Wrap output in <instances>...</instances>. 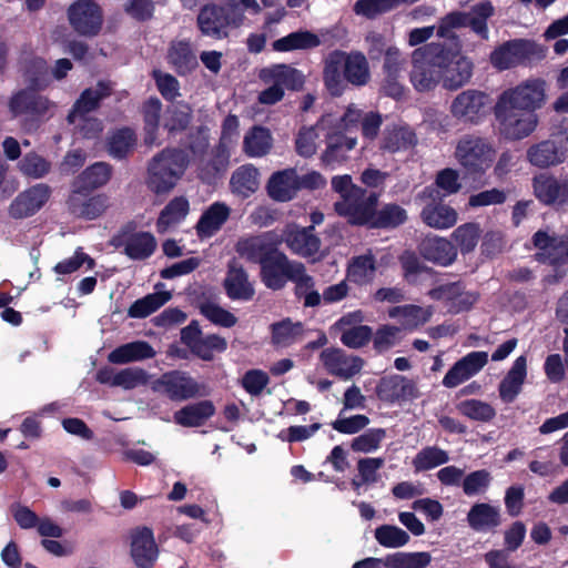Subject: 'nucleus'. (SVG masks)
I'll use <instances>...</instances> for the list:
<instances>
[{
    "label": "nucleus",
    "mask_w": 568,
    "mask_h": 568,
    "mask_svg": "<svg viewBox=\"0 0 568 568\" xmlns=\"http://www.w3.org/2000/svg\"><path fill=\"white\" fill-rule=\"evenodd\" d=\"M320 361L328 374L344 381L359 374L364 366L363 358L347 354L344 349L337 347L323 349L320 354Z\"/></svg>",
    "instance_id": "16"
},
{
    "label": "nucleus",
    "mask_w": 568,
    "mask_h": 568,
    "mask_svg": "<svg viewBox=\"0 0 568 568\" xmlns=\"http://www.w3.org/2000/svg\"><path fill=\"white\" fill-rule=\"evenodd\" d=\"M419 254L427 261L440 266H448L457 258V248L446 237L426 236L418 245Z\"/></svg>",
    "instance_id": "29"
},
{
    "label": "nucleus",
    "mask_w": 568,
    "mask_h": 568,
    "mask_svg": "<svg viewBox=\"0 0 568 568\" xmlns=\"http://www.w3.org/2000/svg\"><path fill=\"white\" fill-rule=\"evenodd\" d=\"M527 377V358L518 356L498 386L499 397L504 403H513L523 389Z\"/></svg>",
    "instance_id": "33"
},
{
    "label": "nucleus",
    "mask_w": 568,
    "mask_h": 568,
    "mask_svg": "<svg viewBox=\"0 0 568 568\" xmlns=\"http://www.w3.org/2000/svg\"><path fill=\"white\" fill-rule=\"evenodd\" d=\"M215 414V407L211 400H201L189 404L176 410L173 419L183 427L202 426L209 418Z\"/></svg>",
    "instance_id": "38"
},
{
    "label": "nucleus",
    "mask_w": 568,
    "mask_h": 568,
    "mask_svg": "<svg viewBox=\"0 0 568 568\" xmlns=\"http://www.w3.org/2000/svg\"><path fill=\"white\" fill-rule=\"evenodd\" d=\"M158 546L151 529H136L131 536V556L139 568H152L158 558Z\"/></svg>",
    "instance_id": "31"
},
{
    "label": "nucleus",
    "mask_w": 568,
    "mask_h": 568,
    "mask_svg": "<svg viewBox=\"0 0 568 568\" xmlns=\"http://www.w3.org/2000/svg\"><path fill=\"white\" fill-rule=\"evenodd\" d=\"M322 43L317 34L311 31L292 32L273 42V49L278 52L293 50H307L318 47Z\"/></svg>",
    "instance_id": "49"
},
{
    "label": "nucleus",
    "mask_w": 568,
    "mask_h": 568,
    "mask_svg": "<svg viewBox=\"0 0 568 568\" xmlns=\"http://www.w3.org/2000/svg\"><path fill=\"white\" fill-rule=\"evenodd\" d=\"M190 203L184 196L172 199L160 212L156 221V231L166 233L176 227L189 214Z\"/></svg>",
    "instance_id": "41"
},
{
    "label": "nucleus",
    "mask_w": 568,
    "mask_h": 568,
    "mask_svg": "<svg viewBox=\"0 0 568 568\" xmlns=\"http://www.w3.org/2000/svg\"><path fill=\"white\" fill-rule=\"evenodd\" d=\"M230 186L233 193L250 196L258 187V171L252 164L237 168L232 173Z\"/></svg>",
    "instance_id": "48"
},
{
    "label": "nucleus",
    "mask_w": 568,
    "mask_h": 568,
    "mask_svg": "<svg viewBox=\"0 0 568 568\" xmlns=\"http://www.w3.org/2000/svg\"><path fill=\"white\" fill-rule=\"evenodd\" d=\"M300 262L290 261L281 251L276 250L261 264V277L266 287L281 290L291 280Z\"/></svg>",
    "instance_id": "17"
},
{
    "label": "nucleus",
    "mask_w": 568,
    "mask_h": 568,
    "mask_svg": "<svg viewBox=\"0 0 568 568\" xmlns=\"http://www.w3.org/2000/svg\"><path fill=\"white\" fill-rule=\"evenodd\" d=\"M407 220V212L397 204H386L375 212L372 227H396Z\"/></svg>",
    "instance_id": "61"
},
{
    "label": "nucleus",
    "mask_w": 568,
    "mask_h": 568,
    "mask_svg": "<svg viewBox=\"0 0 568 568\" xmlns=\"http://www.w3.org/2000/svg\"><path fill=\"white\" fill-rule=\"evenodd\" d=\"M535 260L555 267L568 264V235L549 227L538 230L531 237Z\"/></svg>",
    "instance_id": "10"
},
{
    "label": "nucleus",
    "mask_w": 568,
    "mask_h": 568,
    "mask_svg": "<svg viewBox=\"0 0 568 568\" xmlns=\"http://www.w3.org/2000/svg\"><path fill=\"white\" fill-rule=\"evenodd\" d=\"M231 207L224 202L212 203L201 215L195 225L200 239H209L216 234L230 219Z\"/></svg>",
    "instance_id": "35"
},
{
    "label": "nucleus",
    "mask_w": 568,
    "mask_h": 568,
    "mask_svg": "<svg viewBox=\"0 0 568 568\" xmlns=\"http://www.w3.org/2000/svg\"><path fill=\"white\" fill-rule=\"evenodd\" d=\"M481 227L478 223L468 222L459 225L452 233V239L456 244V248L460 251L462 254H468L473 252L481 236Z\"/></svg>",
    "instance_id": "54"
},
{
    "label": "nucleus",
    "mask_w": 568,
    "mask_h": 568,
    "mask_svg": "<svg viewBox=\"0 0 568 568\" xmlns=\"http://www.w3.org/2000/svg\"><path fill=\"white\" fill-rule=\"evenodd\" d=\"M245 11L258 14L262 6L257 0H224V4L209 2L200 9L196 26L202 36L222 40L229 37L231 29L245 23Z\"/></svg>",
    "instance_id": "2"
},
{
    "label": "nucleus",
    "mask_w": 568,
    "mask_h": 568,
    "mask_svg": "<svg viewBox=\"0 0 568 568\" xmlns=\"http://www.w3.org/2000/svg\"><path fill=\"white\" fill-rule=\"evenodd\" d=\"M258 78L265 84H274L283 88V90H300L304 84V75L301 71L286 64H274L263 68L258 73Z\"/></svg>",
    "instance_id": "34"
},
{
    "label": "nucleus",
    "mask_w": 568,
    "mask_h": 568,
    "mask_svg": "<svg viewBox=\"0 0 568 568\" xmlns=\"http://www.w3.org/2000/svg\"><path fill=\"white\" fill-rule=\"evenodd\" d=\"M155 354V351L148 342L135 341L114 348L109 353L108 361L112 364L123 365L153 358Z\"/></svg>",
    "instance_id": "40"
},
{
    "label": "nucleus",
    "mask_w": 568,
    "mask_h": 568,
    "mask_svg": "<svg viewBox=\"0 0 568 568\" xmlns=\"http://www.w3.org/2000/svg\"><path fill=\"white\" fill-rule=\"evenodd\" d=\"M273 146V136L267 128L255 125L243 139V151L250 158L266 155Z\"/></svg>",
    "instance_id": "43"
},
{
    "label": "nucleus",
    "mask_w": 568,
    "mask_h": 568,
    "mask_svg": "<svg viewBox=\"0 0 568 568\" xmlns=\"http://www.w3.org/2000/svg\"><path fill=\"white\" fill-rule=\"evenodd\" d=\"M488 106V94L479 90L468 89L453 99L449 112L460 123L478 124L486 116Z\"/></svg>",
    "instance_id": "11"
},
{
    "label": "nucleus",
    "mask_w": 568,
    "mask_h": 568,
    "mask_svg": "<svg viewBox=\"0 0 568 568\" xmlns=\"http://www.w3.org/2000/svg\"><path fill=\"white\" fill-rule=\"evenodd\" d=\"M287 247L296 255L302 257H312L318 253L321 247V240L314 232L313 226L297 227L287 226L283 233V237Z\"/></svg>",
    "instance_id": "26"
},
{
    "label": "nucleus",
    "mask_w": 568,
    "mask_h": 568,
    "mask_svg": "<svg viewBox=\"0 0 568 568\" xmlns=\"http://www.w3.org/2000/svg\"><path fill=\"white\" fill-rule=\"evenodd\" d=\"M162 103L156 98L149 99L143 105L144 143L149 146L159 145V121Z\"/></svg>",
    "instance_id": "50"
},
{
    "label": "nucleus",
    "mask_w": 568,
    "mask_h": 568,
    "mask_svg": "<svg viewBox=\"0 0 568 568\" xmlns=\"http://www.w3.org/2000/svg\"><path fill=\"white\" fill-rule=\"evenodd\" d=\"M544 50L529 40H511L505 42L490 53V63L503 71L514 68L534 57H542Z\"/></svg>",
    "instance_id": "13"
},
{
    "label": "nucleus",
    "mask_w": 568,
    "mask_h": 568,
    "mask_svg": "<svg viewBox=\"0 0 568 568\" xmlns=\"http://www.w3.org/2000/svg\"><path fill=\"white\" fill-rule=\"evenodd\" d=\"M547 83L539 78L527 79L503 91L494 106L498 134L508 141L529 136L538 125L535 111L547 100Z\"/></svg>",
    "instance_id": "1"
},
{
    "label": "nucleus",
    "mask_w": 568,
    "mask_h": 568,
    "mask_svg": "<svg viewBox=\"0 0 568 568\" xmlns=\"http://www.w3.org/2000/svg\"><path fill=\"white\" fill-rule=\"evenodd\" d=\"M454 156L466 175L480 178L493 166L497 150L488 139L466 134L457 141Z\"/></svg>",
    "instance_id": "5"
},
{
    "label": "nucleus",
    "mask_w": 568,
    "mask_h": 568,
    "mask_svg": "<svg viewBox=\"0 0 568 568\" xmlns=\"http://www.w3.org/2000/svg\"><path fill=\"white\" fill-rule=\"evenodd\" d=\"M166 58L179 74H186L197 67V59L189 40H173Z\"/></svg>",
    "instance_id": "39"
},
{
    "label": "nucleus",
    "mask_w": 568,
    "mask_h": 568,
    "mask_svg": "<svg viewBox=\"0 0 568 568\" xmlns=\"http://www.w3.org/2000/svg\"><path fill=\"white\" fill-rule=\"evenodd\" d=\"M467 521L476 531L490 530L500 525V513L489 504H475L467 514Z\"/></svg>",
    "instance_id": "44"
},
{
    "label": "nucleus",
    "mask_w": 568,
    "mask_h": 568,
    "mask_svg": "<svg viewBox=\"0 0 568 568\" xmlns=\"http://www.w3.org/2000/svg\"><path fill=\"white\" fill-rule=\"evenodd\" d=\"M71 27L81 36L94 37L102 27V12L93 0H78L68 9Z\"/></svg>",
    "instance_id": "15"
},
{
    "label": "nucleus",
    "mask_w": 568,
    "mask_h": 568,
    "mask_svg": "<svg viewBox=\"0 0 568 568\" xmlns=\"http://www.w3.org/2000/svg\"><path fill=\"white\" fill-rule=\"evenodd\" d=\"M298 190V175L294 169H286L274 173L268 183V195L278 202H286L294 197Z\"/></svg>",
    "instance_id": "36"
},
{
    "label": "nucleus",
    "mask_w": 568,
    "mask_h": 568,
    "mask_svg": "<svg viewBox=\"0 0 568 568\" xmlns=\"http://www.w3.org/2000/svg\"><path fill=\"white\" fill-rule=\"evenodd\" d=\"M230 164V154L223 143L214 148L209 158L203 160L200 166V178L206 183H213L222 176Z\"/></svg>",
    "instance_id": "42"
},
{
    "label": "nucleus",
    "mask_w": 568,
    "mask_h": 568,
    "mask_svg": "<svg viewBox=\"0 0 568 568\" xmlns=\"http://www.w3.org/2000/svg\"><path fill=\"white\" fill-rule=\"evenodd\" d=\"M371 78L366 57L358 51L349 53L341 50L329 52L324 59L323 81L334 97L345 91L347 83L354 87L367 84Z\"/></svg>",
    "instance_id": "3"
},
{
    "label": "nucleus",
    "mask_w": 568,
    "mask_h": 568,
    "mask_svg": "<svg viewBox=\"0 0 568 568\" xmlns=\"http://www.w3.org/2000/svg\"><path fill=\"white\" fill-rule=\"evenodd\" d=\"M535 457L529 469L541 477L555 475L559 466L555 463L554 452L549 447H538L532 452Z\"/></svg>",
    "instance_id": "62"
},
{
    "label": "nucleus",
    "mask_w": 568,
    "mask_h": 568,
    "mask_svg": "<svg viewBox=\"0 0 568 568\" xmlns=\"http://www.w3.org/2000/svg\"><path fill=\"white\" fill-rule=\"evenodd\" d=\"M457 410L469 419L484 423L490 422L496 416L495 408L479 399L463 400L457 405Z\"/></svg>",
    "instance_id": "59"
},
{
    "label": "nucleus",
    "mask_w": 568,
    "mask_h": 568,
    "mask_svg": "<svg viewBox=\"0 0 568 568\" xmlns=\"http://www.w3.org/2000/svg\"><path fill=\"white\" fill-rule=\"evenodd\" d=\"M170 292H155L136 300L128 310V316L131 318H144L156 312L166 302L171 300Z\"/></svg>",
    "instance_id": "52"
},
{
    "label": "nucleus",
    "mask_w": 568,
    "mask_h": 568,
    "mask_svg": "<svg viewBox=\"0 0 568 568\" xmlns=\"http://www.w3.org/2000/svg\"><path fill=\"white\" fill-rule=\"evenodd\" d=\"M52 189L44 183L36 184L20 194L9 205V215L24 219L36 214L49 201Z\"/></svg>",
    "instance_id": "20"
},
{
    "label": "nucleus",
    "mask_w": 568,
    "mask_h": 568,
    "mask_svg": "<svg viewBox=\"0 0 568 568\" xmlns=\"http://www.w3.org/2000/svg\"><path fill=\"white\" fill-rule=\"evenodd\" d=\"M416 144L415 131L407 124L395 123L385 126L379 140V150L394 154L408 151Z\"/></svg>",
    "instance_id": "28"
},
{
    "label": "nucleus",
    "mask_w": 568,
    "mask_h": 568,
    "mask_svg": "<svg viewBox=\"0 0 568 568\" xmlns=\"http://www.w3.org/2000/svg\"><path fill=\"white\" fill-rule=\"evenodd\" d=\"M329 122V116H322L315 125L302 126L295 138V149L298 155L304 158L313 156L317 151L320 130Z\"/></svg>",
    "instance_id": "46"
},
{
    "label": "nucleus",
    "mask_w": 568,
    "mask_h": 568,
    "mask_svg": "<svg viewBox=\"0 0 568 568\" xmlns=\"http://www.w3.org/2000/svg\"><path fill=\"white\" fill-rule=\"evenodd\" d=\"M156 247L154 236L149 232H139L124 240V252L133 260H144L152 255Z\"/></svg>",
    "instance_id": "51"
},
{
    "label": "nucleus",
    "mask_w": 568,
    "mask_h": 568,
    "mask_svg": "<svg viewBox=\"0 0 568 568\" xmlns=\"http://www.w3.org/2000/svg\"><path fill=\"white\" fill-rule=\"evenodd\" d=\"M376 273V258L372 251L352 258L347 267L351 282L363 285L373 281Z\"/></svg>",
    "instance_id": "47"
},
{
    "label": "nucleus",
    "mask_w": 568,
    "mask_h": 568,
    "mask_svg": "<svg viewBox=\"0 0 568 568\" xmlns=\"http://www.w3.org/2000/svg\"><path fill=\"white\" fill-rule=\"evenodd\" d=\"M108 205L105 195H91L87 189H74L67 201L69 213L84 220L99 217Z\"/></svg>",
    "instance_id": "24"
},
{
    "label": "nucleus",
    "mask_w": 568,
    "mask_h": 568,
    "mask_svg": "<svg viewBox=\"0 0 568 568\" xmlns=\"http://www.w3.org/2000/svg\"><path fill=\"white\" fill-rule=\"evenodd\" d=\"M430 560V554L426 551L398 552L386 557L384 565L387 568H425Z\"/></svg>",
    "instance_id": "56"
},
{
    "label": "nucleus",
    "mask_w": 568,
    "mask_h": 568,
    "mask_svg": "<svg viewBox=\"0 0 568 568\" xmlns=\"http://www.w3.org/2000/svg\"><path fill=\"white\" fill-rule=\"evenodd\" d=\"M150 383L149 373L141 367H126L116 372L115 387L134 389Z\"/></svg>",
    "instance_id": "63"
},
{
    "label": "nucleus",
    "mask_w": 568,
    "mask_h": 568,
    "mask_svg": "<svg viewBox=\"0 0 568 568\" xmlns=\"http://www.w3.org/2000/svg\"><path fill=\"white\" fill-rule=\"evenodd\" d=\"M388 315L393 318H402L405 327L413 328L426 323L430 312L417 305H404L390 308Z\"/></svg>",
    "instance_id": "57"
},
{
    "label": "nucleus",
    "mask_w": 568,
    "mask_h": 568,
    "mask_svg": "<svg viewBox=\"0 0 568 568\" xmlns=\"http://www.w3.org/2000/svg\"><path fill=\"white\" fill-rule=\"evenodd\" d=\"M136 138L129 128L114 131L108 142L109 153L116 159L125 158L134 148Z\"/></svg>",
    "instance_id": "55"
},
{
    "label": "nucleus",
    "mask_w": 568,
    "mask_h": 568,
    "mask_svg": "<svg viewBox=\"0 0 568 568\" xmlns=\"http://www.w3.org/2000/svg\"><path fill=\"white\" fill-rule=\"evenodd\" d=\"M364 317L362 312L356 311L342 316L335 324L334 329L341 334V342L349 348H359L366 345L373 331L367 325H362Z\"/></svg>",
    "instance_id": "21"
},
{
    "label": "nucleus",
    "mask_w": 568,
    "mask_h": 568,
    "mask_svg": "<svg viewBox=\"0 0 568 568\" xmlns=\"http://www.w3.org/2000/svg\"><path fill=\"white\" fill-rule=\"evenodd\" d=\"M532 190L535 196L546 205L568 204V179L539 173L532 178Z\"/></svg>",
    "instance_id": "23"
},
{
    "label": "nucleus",
    "mask_w": 568,
    "mask_h": 568,
    "mask_svg": "<svg viewBox=\"0 0 568 568\" xmlns=\"http://www.w3.org/2000/svg\"><path fill=\"white\" fill-rule=\"evenodd\" d=\"M112 92L113 83L106 80L99 81L94 88L85 89L69 113V122L75 123L78 118H83L85 114L94 111L99 106L100 101L110 97Z\"/></svg>",
    "instance_id": "30"
},
{
    "label": "nucleus",
    "mask_w": 568,
    "mask_h": 568,
    "mask_svg": "<svg viewBox=\"0 0 568 568\" xmlns=\"http://www.w3.org/2000/svg\"><path fill=\"white\" fill-rule=\"evenodd\" d=\"M151 389L173 402H184L196 397H205L210 388L204 383H199L189 373L171 371L162 374L151 383Z\"/></svg>",
    "instance_id": "8"
},
{
    "label": "nucleus",
    "mask_w": 568,
    "mask_h": 568,
    "mask_svg": "<svg viewBox=\"0 0 568 568\" xmlns=\"http://www.w3.org/2000/svg\"><path fill=\"white\" fill-rule=\"evenodd\" d=\"M527 161L538 169H549L562 164L567 159V149L555 140H542L531 144L526 151Z\"/></svg>",
    "instance_id": "25"
},
{
    "label": "nucleus",
    "mask_w": 568,
    "mask_h": 568,
    "mask_svg": "<svg viewBox=\"0 0 568 568\" xmlns=\"http://www.w3.org/2000/svg\"><path fill=\"white\" fill-rule=\"evenodd\" d=\"M379 399L388 403L396 400L414 399L419 396V390L414 381L402 375L383 377L376 386Z\"/></svg>",
    "instance_id": "27"
},
{
    "label": "nucleus",
    "mask_w": 568,
    "mask_h": 568,
    "mask_svg": "<svg viewBox=\"0 0 568 568\" xmlns=\"http://www.w3.org/2000/svg\"><path fill=\"white\" fill-rule=\"evenodd\" d=\"M437 43V54L444 59L440 68L442 85L446 90H457L467 84L473 75V62L462 54V47L458 40L450 44Z\"/></svg>",
    "instance_id": "7"
},
{
    "label": "nucleus",
    "mask_w": 568,
    "mask_h": 568,
    "mask_svg": "<svg viewBox=\"0 0 568 568\" xmlns=\"http://www.w3.org/2000/svg\"><path fill=\"white\" fill-rule=\"evenodd\" d=\"M281 240L273 232L241 237L235 244V252L242 257L260 265L277 248Z\"/></svg>",
    "instance_id": "19"
},
{
    "label": "nucleus",
    "mask_w": 568,
    "mask_h": 568,
    "mask_svg": "<svg viewBox=\"0 0 568 568\" xmlns=\"http://www.w3.org/2000/svg\"><path fill=\"white\" fill-rule=\"evenodd\" d=\"M437 43L430 42L415 49L412 53V70L409 79L418 92L434 90L442 83L440 68L444 59L438 57Z\"/></svg>",
    "instance_id": "6"
},
{
    "label": "nucleus",
    "mask_w": 568,
    "mask_h": 568,
    "mask_svg": "<svg viewBox=\"0 0 568 568\" xmlns=\"http://www.w3.org/2000/svg\"><path fill=\"white\" fill-rule=\"evenodd\" d=\"M189 165L187 154L180 149H164L148 163L145 184L156 195L171 192Z\"/></svg>",
    "instance_id": "4"
},
{
    "label": "nucleus",
    "mask_w": 568,
    "mask_h": 568,
    "mask_svg": "<svg viewBox=\"0 0 568 568\" xmlns=\"http://www.w3.org/2000/svg\"><path fill=\"white\" fill-rule=\"evenodd\" d=\"M428 296L444 303L448 311L455 314L468 311L479 298L476 292L466 291L460 282L439 285L430 290Z\"/></svg>",
    "instance_id": "18"
},
{
    "label": "nucleus",
    "mask_w": 568,
    "mask_h": 568,
    "mask_svg": "<svg viewBox=\"0 0 568 568\" xmlns=\"http://www.w3.org/2000/svg\"><path fill=\"white\" fill-rule=\"evenodd\" d=\"M272 342L273 344L286 347L302 341L304 328L302 323H293L286 318L281 322L272 324Z\"/></svg>",
    "instance_id": "53"
},
{
    "label": "nucleus",
    "mask_w": 568,
    "mask_h": 568,
    "mask_svg": "<svg viewBox=\"0 0 568 568\" xmlns=\"http://www.w3.org/2000/svg\"><path fill=\"white\" fill-rule=\"evenodd\" d=\"M439 192L433 187H425L419 194L420 200H432L420 211L422 221L429 227L435 230H447L453 227L458 221L457 211L442 202H435Z\"/></svg>",
    "instance_id": "14"
},
{
    "label": "nucleus",
    "mask_w": 568,
    "mask_h": 568,
    "mask_svg": "<svg viewBox=\"0 0 568 568\" xmlns=\"http://www.w3.org/2000/svg\"><path fill=\"white\" fill-rule=\"evenodd\" d=\"M377 201L376 193H368L365 189L355 190V194L349 199L335 202L334 209L338 215L346 217L352 224L372 226Z\"/></svg>",
    "instance_id": "12"
},
{
    "label": "nucleus",
    "mask_w": 568,
    "mask_h": 568,
    "mask_svg": "<svg viewBox=\"0 0 568 568\" xmlns=\"http://www.w3.org/2000/svg\"><path fill=\"white\" fill-rule=\"evenodd\" d=\"M377 542L385 548H400L408 544L409 535L395 525H382L374 531Z\"/></svg>",
    "instance_id": "58"
},
{
    "label": "nucleus",
    "mask_w": 568,
    "mask_h": 568,
    "mask_svg": "<svg viewBox=\"0 0 568 568\" xmlns=\"http://www.w3.org/2000/svg\"><path fill=\"white\" fill-rule=\"evenodd\" d=\"M494 14L490 2H479L468 12L454 11L440 19L437 27V36L448 40H456L454 29L470 27L483 39H488L487 20Z\"/></svg>",
    "instance_id": "9"
},
{
    "label": "nucleus",
    "mask_w": 568,
    "mask_h": 568,
    "mask_svg": "<svg viewBox=\"0 0 568 568\" xmlns=\"http://www.w3.org/2000/svg\"><path fill=\"white\" fill-rule=\"evenodd\" d=\"M290 281L295 283L296 295L298 298H303L304 306L315 307L321 305V294L315 290L314 280L306 273L302 263L297 265Z\"/></svg>",
    "instance_id": "45"
},
{
    "label": "nucleus",
    "mask_w": 568,
    "mask_h": 568,
    "mask_svg": "<svg viewBox=\"0 0 568 568\" xmlns=\"http://www.w3.org/2000/svg\"><path fill=\"white\" fill-rule=\"evenodd\" d=\"M449 460L447 452L436 446L425 447L416 454L413 466L416 471L428 470Z\"/></svg>",
    "instance_id": "60"
},
{
    "label": "nucleus",
    "mask_w": 568,
    "mask_h": 568,
    "mask_svg": "<svg viewBox=\"0 0 568 568\" xmlns=\"http://www.w3.org/2000/svg\"><path fill=\"white\" fill-rule=\"evenodd\" d=\"M357 144V139L347 136L337 130L326 134V149L322 160L326 164L342 163L347 159V153Z\"/></svg>",
    "instance_id": "37"
},
{
    "label": "nucleus",
    "mask_w": 568,
    "mask_h": 568,
    "mask_svg": "<svg viewBox=\"0 0 568 568\" xmlns=\"http://www.w3.org/2000/svg\"><path fill=\"white\" fill-rule=\"evenodd\" d=\"M223 285L231 300L248 301L255 293L252 283L248 281L247 273L235 260H232L227 265Z\"/></svg>",
    "instance_id": "32"
},
{
    "label": "nucleus",
    "mask_w": 568,
    "mask_h": 568,
    "mask_svg": "<svg viewBox=\"0 0 568 568\" xmlns=\"http://www.w3.org/2000/svg\"><path fill=\"white\" fill-rule=\"evenodd\" d=\"M487 363V352H470L449 368L442 383L447 388H455L478 374Z\"/></svg>",
    "instance_id": "22"
},
{
    "label": "nucleus",
    "mask_w": 568,
    "mask_h": 568,
    "mask_svg": "<svg viewBox=\"0 0 568 568\" xmlns=\"http://www.w3.org/2000/svg\"><path fill=\"white\" fill-rule=\"evenodd\" d=\"M18 168L19 171L28 178L41 179L50 172L51 164L43 156L30 152L22 158Z\"/></svg>",
    "instance_id": "64"
}]
</instances>
